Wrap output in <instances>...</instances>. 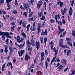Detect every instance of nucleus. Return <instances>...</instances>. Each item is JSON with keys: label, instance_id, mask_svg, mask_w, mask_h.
<instances>
[{"label": "nucleus", "instance_id": "obj_44", "mask_svg": "<svg viewBox=\"0 0 75 75\" xmlns=\"http://www.w3.org/2000/svg\"><path fill=\"white\" fill-rule=\"evenodd\" d=\"M17 0H15V5H18V3H17Z\"/></svg>", "mask_w": 75, "mask_h": 75}, {"label": "nucleus", "instance_id": "obj_23", "mask_svg": "<svg viewBox=\"0 0 75 75\" xmlns=\"http://www.w3.org/2000/svg\"><path fill=\"white\" fill-rule=\"evenodd\" d=\"M58 28L59 30L58 31V35H59V34H60V33H61V27H60V26H59L58 27Z\"/></svg>", "mask_w": 75, "mask_h": 75}, {"label": "nucleus", "instance_id": "obj_20", "mask_svg": "<svg viewBox=\"0 0 75 75\" xmlns=\"http://www.w3.org/2000/svg\"><path fill=\"white\" fill-rule=\"evenodd\" d=\"M43 15L42 13L41 12H38V16L39 17H41V16Z\"/></svg>", "mask_w": 75, "mask_h": 75}, {"label": "nucleus", "instance_id": "obj_13", "mask_svg": "<svg viewBox=\"0 0 75 75\" xmlns=\"http://www.w3.org/2000/svg\"><path fill=\"white\" fill-rule=\"evenodd\" d=\"M21 35L23 36V37L24 38H26V37H27L26 36V35L25 34V33L23 32H22V33H21Z\"/></svg>", "mask_w": 75, "mask_h": 75}, {"label": "nucleus", "instance_id": "obj_62", "mask_svg": "<svg viewBox=\"0 0 75 75\" xmlns=\"http://www.w3.org/2000/svg\"><path fill=\"white\" fill-rule=\"evenodd\" d=\"M33 14V12H31L30 14H29V17H31V16L32 15V14Z\"/></svg>", "mask_w": 75, "mask_h": 75}, {"label": "nucleus", "instance_id": "obj_60", "mask_svg": "<svg viewBox=\"0 0 75 75\" xmlns=\"http://www.w3.org/2000/svg\"><path fill=\"white\" fill-rule=\"evenodd\" d=\"M44 6L45 7V8H46V3L45 2L44 3Z\"/></svg>", "mask_w": 75, "mask_h": 75}, {"label": "nucleus", "instance_id": "obj_59", "mask_svg": "<svg viewBox=\"0 0 75 75\" xmlns=\"http://www.w3.org/2000/svg\"><path fill=\"white\" fill-rule=\"evenodd\" d=\"M49 10H51V4H50L49 5Z\"/></svg>", "mask_w": 75, "mask_h": 75}, {"label": "nucleus", "instance_id": "obj_47", "mask_svg": "<svg viewBox=\"0 0 75 75\" xmlns=\"http://www.w3.org/2000/svg\"><path fill=\"white\" fill-rule=\"evenodd\" d=\"M12 52H13V51H10V52L9 54V57H11V54H12Z\"/></svg>", "mask_w": 75, "mask_h": 75}, {"label": "nucleus", "instance_id": "obj_9", "mask_svg": "<svg viewBox=\"0 0 75 75\" xmlns=\"http://www.w3.org/2000/svg\"><path fill=\"white\" fill-rule=\"evenodd\" d=\"M72 7H70V10H69V14L70 16H72Z\"/></svg>", "mask_w": 75, "mask_h": 75}, {"label": "nucleus", "instance_id": "obj_64", "mask_svg": "<svg viewBox=\"0 0 75 75\" xmlns=\"http://www.w3.org/2000/svg\"><path fill=\"white\" fill-rule=\"evenodd\" d=\"M66 40L67 41H68V42H69V38H66Z\"/></svg>", "mask_w": 75, "mask_h": 75}, {"label": "nucleus", "instance_id": "obj_14", "mask_svg": "<svg viewBox=\"0 0 75 75\" xmlns=\"http://www.w3.org/2000/svg\"><path fill=\"white\" fill-rule=\"evenodd\" d=\"M26 23L25 22H23L22 24V26L24 28H25L26 27Z\"/></svg>", "mask_w": 75, "mask_h": 75}, {"label": "nucleus", "instance_id": "obj_16", "mask_svg": "<svg viewBox=\"0 0 75 75\" xmlns=\"http://www.w3.org/2000/svg\"><path fill=\"white\" fill-rule=\"evenodd\" d=\"M28 50L29 51H30V55H31V51H32V50H33V48H32L31 47H30L28 49Z\"/></svg>", "mask_w": 75, "mask_h": 75}, {"label": "nucleus", "instance_id": "obj_28", "mask_svg": "<svg viewBox=\"0 0 75 75\" xmlns=\"http://www.w3.org/2000/svg\"><path fill=\"white\" fill-rule=\"evenodd\" d=\"M62 69H63V66L61 65L59 67V70H61Z\"/></svg>", "mask_w": 75, "mask_h": 75}, {"label": "nucleus", "instance_id": "obj_31", "mask_svg": "<svg viewBox=\"0 0 75 75\" xmlns=\"http://www.w3.org/2000/svg\"><path fill=\"white\" fill-rule=\"evenodd\" d=\"M33 18H29L28 19V21L29 22H30L31 21H33Z\"/></svg>", "mask_w": 75, "mask_h": 75}, {"label": "nucleus", "instance_id": "obj_27", "mask_svg": "<svg viewBox=\"0 0 75 75\" xmlns=\"http://www.w3.org/2000/svg\"><path fill=\"white\" fill-rule=\"evenodd\" d=\"M47 38H44V42H45V46H46V44H47Z\"/></svg>", "mask_w": 75, "mask_h": 75}, {"label": "nucleus", "instance_id": "obj_45", "mask_svg": "<svg viewBox=\"0 0 75 75\" xmlns=\"http://www.w3.org/2000/svg\"><path fill=\"white\" fill-rule=\"evenodd\" d=\"M8 39L7 38L6 39V41H5V42H6V44H7V45H8Z\"/></svg>", "mask_w": 75, "mask_h": 75}, {"label": "nucleus", "instance_id": "obj_8", "mask_svg": "<svg viewBox=\"0 0 75 75\" xmlns=\"http://www.w3.org/2000/svg\"><path fill=\"white\" fill-rule=\"evenodd\" d=\"M48 33V32H47V30L46 29L45 30V32L43 31H42V33L41 35H46L47 34V33Z\"/></svg>", "mask_w": 75, "mask_h": 75}, {"label": "nucleus", "instance_id": "obj_19", "mask_svg": "<svg viewBox=\"0 0 75 75\" xmlns=\"http://www.w3.org/2000/svg\"><path fill=\"white\" fill-rule=\"evenodd\" d=\"M56 58H57V57L55 56L53 58L52 60L51 61V63H50V64L51 65H52V62H54V60H55V59H56Z\"/></svg>", "mask_w": 75, "mask_h": 75}, {"label": "nucleus", "instance_id": "obj_5", "mask_svg": "<svg viewBox=\"0 0 75 75\" xmlns=\"http://www.w3.org/2000/svg\"><path fill=\"white\" fill-rule=\"evenodd\" d=\"M35 43L36 48H37V50H38L40 48V42H38L37 41H36Z\"/></svg>", "mask_w": 75, "mask_h": 75}, {"label": "nucleus", "instance_id": "obj_30", "mask_svg": "<svg viewBox=\"0 0 75 75\" xmlns=\"http://www.w3.org/2000/svg\"><path fill=\"white\" fill-rule=\"evenodd\" d=\"M9 50H10V51H14V50L12 48V47H10L9 48Z\"/></svg>", "mask_w": 75, "mask_h": 75}, {"label": "nucleus", "instance_id": "obj_1", "mask_svg": "<svg viewBox=\"0 0 75 75\" xmlns=\"http://www.w3.org/2000/svg\"><path fill=\"white\" fill-rule=\"evenodd\" d=\"M41 23H38V32L37 34L38 35L40 34V31H41Z\"/></svg>", "mask_w": 75, "mask_h": 75}, {"label": "nucleus", "instance_id": "obj_32", "mask_svg": "<svg viewBox=\"0 0 75 75\" xmlns=\"http://www.w3.org/2000/svg\"><path fill=\"white\" fill-rule=\"evenodd\" d=\"M30 26V24H29L27 25L26 26V28H27V30L28 31L29 30V27Z\"/></svg>", "mask_w": 75, "mask_h": 75}, {"label": "nucleus", "instance_id": "obj_6", "mask_svg": "<svg viewBox=\"0 0 75 75\" xmlns=\"http://www.w3.org/2000/svg\"><path fill=\"white\" fill-rule=\"evenodd\" d=\"M23 4L24 5L23 10H25V9L28 8H29V4H26L25 3H23Z\"/></svg>", "mask_w": 75, "mask_h": 75}, {"label": "nucleus", "instance_id": "obj_43", "mask_svg": "<svg viewBox=\"0 0 75 75\" xmlns=\"http://www.w3.org/2000/svg\"><path fill=\"white\" fill-rule=\"evenodd\" d=\"M63 48H67V45H63L62 47Z\"/></svg>", "mask_w": 75, "mask_h": 75}, {"label": "nucleus", "instance_id": "obj_48", "mask_svg": "<svg viewBox=\"0 0 75 75\" xmlns=\"http://www.w3.org/2000/svg\"><path fill=\"white\" fill-rule=\"evenodd\" d=\"M50 23H54L55 22V20L53 19H51L50 20Z\"/></svg>", "mask_w": 75, "mask_h": 75}, {"label": "nucleus", "instance_id": "obj_50", "mask_svg": "<svg viewBox=\"0 0 75 75\" xmlns=\"http://www.w3.org/2000/svg\"><path fill=\"white\" fill-rule=\"evenodd\" d=\"M52 50H54L53 52H55V51H57V49L55 48V47H54Z\"/></svg>", "mask_w": 75, "mask_h": 75}, {"label": "nucleus", "instance_id": "obj_36", "mask_svg": "<svg viewBox=\"0 0 75 75\" xmlns=\"http://www.w3.org/2000/svg\"><path fill=\"white\" fill-rule=\"evenodd\" d=\"M24 52H25V50H22L21 51V56H22V55H23V54H24Z\"/></svg>", "mask_w": 75, "mask_h": 75}, {"label": "nucleus", "instance_id": "obj_11", "mask_svg": "<svg viewBox=\"0 0 75 75\" xmlns=\"http://www.w3.org/2000/svg\"><path fill=\"white\" fill-rule=\"evenodd\" d=\"M5 47L4 52L7 54V53L8 52V50H7L8 47L6 45H5Z\"/></svg>", "mask_w": 75, "mask_h": 75}, {"label": "nucleus", "instance_id": "obj_3", "mask_svg": "<svg viewBox=\"0 0 75 75\" xmlns=\"http://www.w3.org/2000/svg\"><path fill=\"white\" fill-rule=\"evenodd\" d=\"M12 0H6V2L7 3V5L8 6V8H7V10H10V9L11 8V6L10 5V2Z\"/></svg>", "mask_w": 75, "mask_h": 75}, {"label": "nucleus", "instance_id": "obj_15", "mask_svg": "<svg viewBox=\"0 0 75 75\" xmlns=\"http://www.w3.org/2000/svg\"><path fill=\"white\" fill-rule=\"evenodd\" d=\"M35 27H33V26H31L30 27V30L31 31H35Z\"/></svg>", "mask_w": 75, "mask_h": 75}, {"label": "nucleus", "instance_id": "obj_58", "mask_svg": "<svg viewBox=\"0 0 75 75\" xmlns=\"http://www.w3.org/2000/svg\"><path fill=\"white\" fill-rule=\"evenodd\" d=\"M59 46H60V47H62V43H59Z\"/></svg>", "mask_w": 75, "mask_h": 75}, {"label": "nucleus", "instance_id": "obj_53", "mask_svg": "<svg viewBox=\"0 0 75 75\" xmlns=\"http://www.w3.org/2000/svg\"><path fill=\"white\" fill-rule=\"evenodd\" d=\"M54 19L56 20L57 22H57V15H56Z\"/></svg>", "mask_w": 75, "mask_h": 75}, {"label": "nucleus", "instance_id": "obj_37", "mask_svg": "<svg viewBox=\"0 0 75 75\" xmlns=\"http://www.w3.org/2000/svg\"><path fill=\"white\" fill-rule=\"evenodd\" d=\"M64 41V40L62 39H61L59 40V43H62Z\"/></svg>", "mask_w": 75, "mask_h": 75}, {"label": "nucleus", "instance_id": "obj_38", "mask_svg": "<svg viewBox=\"0 0 75 75\" xmlns=\"http://www.w3.org/2000/svg\"><path fill=\"white\" fill-rule=\"evenodd\" d=\"M59 5H60L61 7H62V6H63V2H61Z\"/></svg>", "mask_w": 75, "mask_h": 75}, {"label": "nucleus", "instance_id": "obj_40", "mask_svg": "<svg viewBox=\"0 0 75 75\" xmlns=\"http://www.w3.org/2000/svg\"><path fill=\"white\" fill-rule=\"evenodd\" d=\"M72 35L74 36V38L75 37V31L73 30V33L72 34Z\"/></svg>", "mask_w": 75, "mask_h": 75}, {"label": "nucleus", "instance_id": "obj_12", "mask_svg": "<svg viewBox=\"0 0 75 75\" xmlns=\"http://www.w3.org/2000/svg\"><path fill=\"white\" fill-rule=\"evenodd\" d=\"M24 46V43L23 44H21L19 45H18V47L20 48H23Z\"/></svg>", "mask_w": 75, "mask_h": 75}, {"label": "nucleus", "instance_id": "obj_7", "mask_svg": "<svg viewBox=\"0 0 75 75\" xmlns=\"http://www.w3.org/2000/svg\"><path fill=\"white\" fill-rule=\"evenodd\" d=\"M67 8H65L64 10H60L62 12V15L64 16L65 15V14L67 12Z\"/></svg>", "mask_w": 75, "mask_h": 75}, {"label": "nucleus", "instance_id": "obj_22", "mask_svg": "<svg viewBox=\"0 0 75 75\" xmlns=\"http://www.w3.org/2000/svg\"><path fill=\"white\" fill-rule=\"evenodd\" d=\"M62 62L65 64L67 63V60L65 59H62Z\"/></svg>", "mask_w": 75, "mask_h": 75}, {"label": "nucleus", "instance_id": "obj_35", "mask_svg": "<svg viewBox=\"0 0 75 75\" xmlns=\"http://www.w3.org/2000/svg\"><path fill=\"white\" fill-rule=\"evenodd\" d=\"M58 24L59 25L61 26V25H62V22L61 21H59L58 22Z\"/></svg>", "mask_w": 75, "mask_h": 75}, {"label": "nucleus", "instance_id": "obj_2", "mask_svg": "<svg viewBox=\"0 0 75 75\" xmlns=\"http://www.w3.org/2000/svg\"><path fill=\"white\" fill-rule=\"evenodd\" d=\"M16 40L19 43H20V42H23V40H24V38H22L20 40V36L18 35L17 36Z\"/></svg>", "mask_w": 75, "mask_h": 75}, {"label": "nucleus", "instance_id": "obj_46", "mask_svg": "<svg viewBox=\"0 0 75 75\" xmlns=\"http://www.w3.org/2000/svg\"><path fill=\"white\" fill-rule=\"evenodd\" d=\"M61 1L60 0H57V4L58 5H59V4L61 2Z\"/></svg>", "mask_w": 75, "mask_h": 75}, {"label": "nucleus", "instance_id": "obj_24", "mask_svg": "<svg viewBox=\"0 0 75 75\" xmlns=\"http://www.w3.org/2000/svg\"><path fill=\"white\" fill-rule=\"evenodd\" d=\"M44 65V63L42 62H41L39 64V66L40 67H43Z\"/></svg>", "mask_w": 75, "mask_h": 75}, {"label": "nucleus", "instance_id": "obj_18", "mask_svg": "<svg viewBox=\"0 0 75 75\" xmlns=\"http://www.w3.org/2000/svg\"><path fill=\"white\" fill-rule=\"evenodd\" d=\"M9 34H10L9 33H8V32H6V36L7 37V38L8 39V37H9V38H12L9 35Z\"/></svg>", "mask_w": 75, "mask_h": 75}, {"label": "nucleus", "instance_id": "obj_21", "mask_svg": "<svg viewBox=\"0 0 75 75\" xmlns=\"http://www.w3.org/2000/svg\"><path fill=\"white\" fill-rule=\"evenodd\" d=\"M71 51L70 50H68L67 51V55L68 56H69V55H70V54H71Z\"/></svg>", "mask_w": 75, "mask_h": 75}, {"label": "nucleus", "instance_id": "obj_25", "mask_svg": "<svg viewBox=\"0 0 75 75\" xmlns=\"http://www.w3.org/2000/svg\"><path fill=\"white\" fill-rule=\"evenodd\" d=\"M43 38L42 37L40 38V41H41V44H42V42H43V41H44L43 40Z\"/></svg>", "mask_w": 75, "mask_h": 75}, {"label": "nucleus", "instance_id": "obj_52", "mask_svg": "<svg viewBox=\"0 0 75 75\" xmlns=\"http://www.w3.org/2000/svg\"><path fill=\"white\" fill-rule=\"evenodd\" d=\"M74 0H73L71 2V7H72L74 5Z\"/></svg>", "mask_w": 75, "mask_h": 75}, {"label": "nucleus", "instance_id": "obj_49", "mask_svg": "<svg viewBox=\"0 0 75 75\" xmlns=\"http://www.w3.org/2000/svg\"><path fill=\"white\" fill-rule=\"evenodd\" d=\"M37 58H38V57L37 56L34 59V63H35V62H36V61H37Z\"/></svg>", "mask_w": 75, "mask_h": 75}, {"label": "nucleus", "instance_id": "obj_56", "mask_svg": "<svg viewBox=\"0 0 75 75\" xmlns=\"http://www.w3.org/2000/svg\"><path fill=\"white\" fill-rule=\"evenodd\" d=\"M13 13L14 14H17V11H16V10H15L13 11Z\"/></svg>", "mask_w": 75, "mask_h": 75}, {"label": "nucleus", "instance_id": "obj_26", "mask_svg": "<svg viewBox=\"0 0 75 75\" xmlns=\"http://www.w3.org/2000/svg\"><path fill=\"white\" fill-rule=\"evenodd\" d=\"M46 67V69L47 68V67H48V62H47V61H46L45 63V67Z\"/></svg>", "mask_w": 75, "mask_h": 75}, {"label": "nucleus", "instance_id": "obj_29", "mask_svg": "<svg viewBox=\"0 0 75 75\" xmlns=\"http://www.w3.org/2000/svg\"><path fill=\"white\" fill-rule=\"evenodd\" d=\"M6 32H3L0 30V35H2L3 34H5Z\"/></svg>", "mask_w": 75, "mask_h": 75}, {"label": "nucleus", "instance_id": "obj_34", "mask_svg": "<svg viewBox=\"0 0 75 75\" xmlns=\"http://www.w3.org/2000/svg\"><path fill=\"white\" fill-rule=\"evenodd\" d=\"M26 42L28 45V44H30V45H31V43L30 42H29V40L28 39H27V40Z\"/></svg>", "mask_w": 75, "mask_h": 75}, {"label": "nucleus", "instance_id": "obj_57", "mask_svg": "<svg viewBox=\"0 0 75 75\" xmlns=\"http://www.w3.org/2000/svg\"><path fill=\"white\" fill-rule=\"evenodd\" d=\"M4 1V0H0V3H1L2 4L3 3Z\"/></svg>", "mask_w": 75, "mask_h": 75}, {"label": "nucleus", "instance_id": "obj_10", "mask_svg": "<svg viewBox=\"0 0 75 75\" xmlns=\"http://www.w3.org/2000/svg\"><path fill=\"white\" fill-rule=\"evenodd\" d=\"M25 61H28V59H30V57L29 56H28L27 54L26 53L25 55Z\"/></svg>", "mask_w": 75, "mask_h": 75}, {"label": "nucleus", "instance_id": "obj_39", "mask_svg": "<svg viewBox=\"0 0 75 75\" xmlns=\"http://www.w3.org/2000/svg\"><path fill=\"white\" fill-rule=\"evenodd\" d=\"M45 53L46 55H48V51H47V50L46 49L45 51Z\"/></svg>", "mask_w": 75, "mask_h": 75}, {"label": "nucleus", "instance_id": "obj_33", "mask_svg": "<svg viewBox=\"0 0 75 75\" xmlns=\"http://www.w3.org/2000/svg\"><path fill=\"white\" fill-rule=\"evenodd\" d=\"M42 17V18H40V20H44L45 18V16H44L43 15Z\"/></svg>", "mask_w": 75, "mask_h": 75}, {"label": "nucleus", "instance_id": "obj_4", "mask_svg": "<svg viewBox=\"0 0 75 75\" xmlns=\"http://www.w3.org/2000/svg\"><path fill=\"white\" fill-rule=\"evenodd\" d=\"M42 0H41L39 1L37 4V8L38 9L40 8V7L42 5Z\"/></svg>", "mask_w": 75, "mask_h": 75}, {"label": "nucleus", "instance_id": "obj_54", "mask_svg": "<svg viewBox=\"0 0 75 75\" xmlns=\"http://www.w3.org/2000/svg\"><path fill=\"white\" fill-rule=\"evenodd\" d=\"M67 44H68L70 45V46H71L72 47V43L69 42H67Z\"/></svg>", "mask_w": 75, "mask_h": 75}, {"label": "nucleus", "instance_id": "obj_63", "mask_svg": "<svg viewBox=\"0 0 75 75\" xmlns=\"http://www.w3.org/2000/svg\"><path fill=\"white\" fill-rule=\"evenodd\" d=\"M8 17H9V16L8 15H6L5 16L6 18V19L8 18Z\"/></svg>", "mask_w": 75, "mask_h": 75}, {"label": "nucleus", "instance_id": "obj_55", "mask_svg": "<svg viewBox=\"0 0 75 75\" xmlns=\"http://www.w3.org/2000/svg\"><path fill=\"white\" fill-rule=\"evenodd\" d=\"M14 27H15L14 26H13L11 28V31H13V30H14Z\"/></svg>", "mask_w": 75, "mask_h": 75}, {"label": "nucleus", "instance_id": "obj_42", "mask_svg": "<svg viewBox=\"0 0 75 75\" xmlns=\"http://www.w3.org/2000/svg\"><path fill=\"white\" fill-rule=\"evenodd\" d=\"M18 54L19 55V57H21V52L18 51Z\"/></svg>", "mask_w": 75, "mask_h": 75}, {"label": "nucleus", "instance_id": "obj_41", "mask_svg": "<svg viewBox=\"0 0 75 75\" xmlns=\"http://www.w3.org/2000/svg\"><path fill=\"white\" fill-rule=\"evenodd\" d=\"M7 64L8 67H9L10 66V65H11V64H12L11 62H8L7 63Z\"/></svg>", "mask_w": 75, "mask_h": 75}, {"label": "nucleus", "instance_id": "obj_61", "mask_svg": "<svg viewBox=\"0 0 75 75\" xmlns=\"http://www.w3.org/2000/svg\"><path fill=\"white\" fill-rule=\"evenodd\" d=\"M23 15H24L25 17H27V13L26 12H24L23 14Z\"/></svg>", "mask_w": 75, "mask_h": 75}, {"label": "nucleus", "instance_id": "obj_51", "mask_svg": "<svg viewBox=\"0 0 75 75\" xmlns=\"http://www.w3.org/2000/svg\"><path fill=\"white\" fill-rule=\"evenodd\" d=\"M66 34V31L64 32L63 33V34L62 35V37H64V36H65V35Z\"/></svg>", "mask_w": 75, "mask_h": 75}, {"label": "nucleus", "instance_id": "obj_17", "mask_svg": "<svg viewBox=\"0 0 75 75\" xmlns=\"http://www.w3.org/2000/svg\"><path fill=\"white\" fill-rule=\"evenodd\" d=\"M2 35V39L3 40H4L5 39V36L6 35V32L5 34H3Z\"/></svg>", "mask_w": 75, "mask_h": 75}]
</instances>
